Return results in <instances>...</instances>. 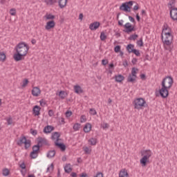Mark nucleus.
<instances>
[{
  "label": "nucleus",
  "mask_w": 177,
  "mask_h": 177,
  "mask_svg": "<svg viewBox=\"0 0 177 177\" xmlns=\"http://www.w3.org/2000/svg\"><path fill=\"white\" fill-rule=\"evenodd\" d=\"M103 129H106L107 128H109V124L105 123L104 124V125L102 126Z\"/></svg>",
  "instance_id": "obj_63"
},
{
  "label": "nucleus",
  "mask_w": 177,
  "mask_h": 177,
  "mask_svg": "<svg viewBox=\"0 0 177 177\" xmlns=\"http://www.w3.org/2000/svg\"><path fill=\"white\" fill-rule=\"evenodd\" d=\"M39 103H40V106H41V107H45L46 104V102H45L44 100V99H41L40 101H39Z\"/></svg>",
  "instance_id": "obj_47"
},
{
  "label": "nucleus",
  "mask_w": 177,
  "mask_h": 177,
  "mask_svg": "<svg viewBox=\"0 0 177 177\" xmlns=\"http://www.w3.org/2000/svg\"><path fill=\"white\" fill-rule=\"evenodd\" d=\"M176 3V0H171L167 4V6H171V5H175Z\"/></svg>",
  "instance_id": "obj_51"
},
{
  "label": "nucleus",
  "mask_w": 177,
  "mask_h": 177,
  "mask_svg": "<svg viewBox=\"0 0 177 177\" xmlns=\"http://www.w3.org/2000/svg\"><path fill=\"white\" fill-rule=\"evenodd\" d=\"M30 133H32V135H33V136H36V135H37L38 131L37 130H34L32 129H30Z\"/></svg>",
  "instance_id": "obj_46"
},
{
  "label": "nucleus",
  "mask_w": 177,
  "mask_h": 177,
  "mask_svg": "<svg viewBox=\"0 0 177 177\" xmlns=\"http://www.w3.org/2000/svg\"><path fill=\"white\" fill-rule=\"evenodd\" d=\"M129 20L131 21V23H134V24H136V21H135V18L132 16H129Z\"/></svg>",
  "instance_id": "obj_50"
},
{
  "label": "nucleus",
  "mask_w": 177,
  "mask_h": 177,
  "mask_svg": "<svg viewBox=\"0 0 177 177\" xmlns=\"http://www.w3.org/2000/svg\"><path fill=\"white\" fill-rule=\"evenodd\" d=\"M28 79H24L23 80V84L21 85L22 88H26L28 85Z\"/></svg>",
  "instance_id": "obj_40"
},
{
  "label": "nucleus",
  "mask_w": 177,
  "mask_h": 177,
  "mask_svg": "<svg viewBox=\"0 0 177 177\" xmlns=\"http://www.w3.org/2000/svg\"><path fill=\"white\" fill-rule=\"evenodd\" d=\"M165 40H163L164 44L165 45L169 46L172 44V40L174 39V36L172 33L167 32L165 33Z\"/></svg>",
  "instance_id": "obj_10"
},
{
  "label": "nucleus",
  "mask_w": 177,
  "mask_h": 177,
  "mask_svg": "<svg viewBox=\"0 0 177 177\" xmlns=\"http://www.w3.org/2000/svg\"><path fill=\"white\" fill-rule=\"evenodd\" d=\"M169 9L170 18L174 20V21H177V8L175 6H168Z\"/></svg>",
  "instance_id": "obj_8"
},
{
  "label": "nucleus",
  "mask_w": 177,
  "mask_h": 177,
  "mask_svg": "<svg viewBox=\"0 0 177 177\" xmlns=\"http://www.w3.org/2000/svg\"><path fill=\"white\" fill-rule=\"evenodd\" d=\"M9 174H10V171L8 169H3V176H8Z\"/></svg>",
  "instance_id": "obj_39"
},
{
  "label": "nucleus",
  "mask_w": 177,
  "mask_h": 177,
  "mask_svg": "<svg viewBox=\"0 0 177 177\" xmlns=\"http://www.w3.org/2000/svg\"><path fill=\"white\" fill-rule=\"evenodd\" d=\"M80 177H89V176H88V174L86 173L83 172L80 174Z\"/></svg>",
  "instance_id": "obj_59"
},
{
  "label": "nucleus",
  "mask_w": 177,
  "mask_h": 177,
  "mask_svg": "<svg viewBox=\"0 0 177 177\" xmlns=\"http://www.w3.org/2000/svg\"><path fill=\"white\" fill-rule=\"evenodd\" d=\"M94 177H103V173L97 172V174L94 176Z\"/></svg>",
  "instance_id": "obj_58"
},
{
  "label": "nucleus",
  "mask_w": 177,
  "mask_h": 177,
  "mask_svg": "<svg viewBox=\"0 0 177 177\" xmlns=\"http://www.w3.org/2000/svg\"><path fill=\"white\" fill-rule=\"evenodd\" d=\"M71 176H72V177H77V173H75V172H72V173L71 174Z\"/></svg>",
  "instance_id": "obj_64"
},
{
  "label": "nucleus",
  "mask_w": 177,
  "mask_h": 177,
  "mask_svg": "<svg viewBox=\"0 0 177 177\" xmlns=\"http://www.w3.org/2000/svg\"><path fill=\"white\" fill-rule=\"evenodd\" d=\"M140 9V7H139V4H136V6H133V10H134V12H136V10H139Z\"/></svg>",
  "instance_id": "obj_49"
},
{
  "label": "nucleus",
  "mask_w": 177,
  "mask_h": 177,
  "mask_svg": "<svg viewBox=\"0 0 177 177\" xmlns=\"http://www.w3.org/2000/svg\"><path fill=\"white\" fill-rule=\"evenodd\" d=\"M88 143H90L91 146H96V144L97 143V139L91 138L88 140Z\"/></svg>",
  "instance_id": "obj_29"
},
{
  "label": "nucleus",
  "mask_w": 177,
  "mask_h": 177,
  "mask_svg": "<svg viewBox=\"0 0 177 177\" xmlns=\"http://www.w3.org/2000/svg\"><path fill=\"white\" fill-rule=\"evenodd\" d=\"M17 146H21V145H25V149L27 150L29 147H31V140H27L26 136H22L20 137L19 140L17 142Z\"/></svg>",
  "instance_id": "obj_4"
},
{
  "label": "nucleus",
  "mask_w": 177,
  "mask_h": 177,
  "mask_svg": "<svg viewBox=\"0 0 177 177\" xmlns=\"http://www.w3.org/2000/svg\"><path fill=\"white\" fill-rule=\"evenodd\" d=\"M124 29L123 30L124 32H126L127 34H131V32L133 31H136V28H135V26H133L131 23L128 22L125 25H124Z\"/></svg>",
  "instance_id": "obj_12"
},
{
  "label": "nucleus",
  "mask_w": 177,
  "mask_h": 177,
  "mask_svg": "<svg viewBox=\"0 0 177 177\" xmlns=\"http://www.w3.org/2000/svg\"><path fill=\"white\" fill-rule=\"evenodd\" d=\"M29 50L30 46H28V44H26L24 41L19 43L15 48V50H16V52H18V53H21L24 56H27V53H28Z\"/></svg>",
  "instance_id": "obj_3"
},
{
  "label": "nucleus",
  "mask_w": 177,
  "mask_h": 177,
  "mask_svg": "<svg viewBox=\"0 0 177 177\" xmlns=\"http://www.w3.org/2000/svg\"><path fill=\"white\" fill-rule=\"evenodd\" d=\"M73 130L74 131H80V128H81V124L80 123H75L73 127Z\"/></svg>",
  "instance_id": "obj_34"
},
{
  "label": "nucleus",
  "mask_w": 177,
  "mask_h": 177,
  "mask_svg": "<svg viewBox=\"0 0 177 177\" xmlns=\"http://www.w3.org/2000/svg\"><path fill=\"white\" fill-rule=\"evenodd\" d=\"M64 171L66 174H70V172L73 171V168L69 167L68 166L66 165L64 167Z\"/></svg>",
  "instance_id": "obj_38"
},
{
  "label": "nucleus",
  "mask_w": 177,
  "mask_h": 177,
  "mask_svg": "<svg viewBox=\"0 0 177 177\" xmlns=\"http://www.w3.org/2000/svg\"><path fill=\"white\" fill-rule=\"evenodd\" d=\"M10 14L11 16H15L16 15V9L15 8H11L10 10Z\"/></svg>",
  "instance_id": "obj_44"
},
{
  "label": "nucleus",
  "mask_w": 177,
  "mask_h": 177,
  "mask_svg": "<svg viewBox=\"0 0 177 177\" xmlns=\"http://www.w3.org/2000/svg\"><path fill=\"white\" fill-rule=\"evenodd\" d=\"M6 60V54L5 52H0V62H5Z\"/></svg>",
  "instance_id": "obj_30"
},
{
  "label": "nucleus",
  "mask_w": 177,
  "mask_h": 177,
  "mask_svg": "<svg viewBox=\"0 0 177 177\" xmlns=\"http://www.w3.org/2000/svg\"><path fill=\"white\" fill-rule=\"evenodd\" d=\"M59 96L61 97V99H66V96H67V93L64 91H61L59 93Z\"/></svg>",
  "instance_id": "obj_31"
},
{
  "label": "nucleus",
  "mask_w": 177,
  "mask_h": 177,
  "mask_svg": "<svg viewBox=\"0 0 177 177\" xmlns=\"http://www.w3.org/2000/svg\"><path fill=\"white\" fill-rule=\"evenodd\" d=\"M136 71H139V69H138L137 68H132L131 69V74H129L128 77H127V82H135L136 81V74H138V73Z\"/></svg>",
  "instance_id": "obj_7"
},
{
  "label": "nucleus",
  "mask_w": 177,
  "mask_h": 177,
  "mask_svg": "<svg viewBox=\"0 0 177 177\" xmlns=\"http://www.w3.org/2000/svg\"><path fill=\"white\" fill-rule=\"evenodd\" d=\"M54 114H55V112L53 111V109H50L48 111V115H49V117H53Z\"/></svg>",
  "instance_id": "obj_53"
},
{
  "label": "nucleus",
  "mask_w": 177,
  "mask_h": 177,
  "mask_svg": "<svg viewBox=\"0 0 177 177\" xmlns=\"http://www.w3.org/2000/svg\"><path fill=\"white\" fill-rule=\"evenodd\" d=\"M129 176V174H128V171L127 169H122L120 171L119 177H128Z\"/></svg>",
  "instance_id": "obj_23"
},
{
  "label": "nucleus",
  "mask_w": 177,
  "mask_h": 177,
  "mask_svg": "<svg viewBox=\"0 0 177 177\" xmlns=\"http://www.w3.org/2000/svg\"><path fill=\"white\" fill-rule=\"evenodd\" d=\"M74 91L75 93L80 94V93H84V90L81 88V86L80 85H75L74 86Z\"/></svg>",
  "instance_id": "obj_27"
},
{
  "label": "nucleus",
  "mask_w": 177,
  "mask_h": 177,
  "mask_svg": "<svg viewBox=\"0 0 177 177\" xmlns=\"http://www.w3.org/2000/svg\"><path fill=\"white\" fill-rule=\"evenodd\" d=\"M137 45H138V46H143V37H141L138 41H137Z\"/></svg>",
  "instance_id": "obj_42"
},
{
  "label": "nucleus",
  "mask_w": 177,
  "mask_h": 177,
  "mask_svg": "<svg viewBox=\"0 0 177 177\" xmlns=\"http://www.w3.org/2000/svg\"><path fill=\"white\" fill-rule=\"evenodd\" d=\"M80 122H86V117L85 115H82L80 118Z\"/></svg>",
  "instance_id": "obj_48"
},
{
  "label": "nucleus",
  "mask_w": 177,
  "mask_h": 177,
  "mask_svg": "<svg viewBox=\"0 0 177 177\" xmlns=\"http://www.w3.org/2000/svg\"><path fill=\"white\" fill-rule=\"evenodd\" d=\"M135 49V45L132 44H129L126 47V50H127L128 53H132Z\"/></svg>",
  "instance_id": "obj_25"
},
{
  "label": "nucleus",
  "mask_w": 177,
  "mask_h": 177,
  "mask_svg": "<svg viewBox=\"0 0 177 177\" xmlns=\"http://www.w3.org/2000/svg\"><path fill=\"white\" fill-rule=\"evenodd\" d=\"M131 63L133 64H136V63H138V59L136 58H133V59L131 60Z\"/></svg>",
  "instance_id": "obj_60"
},
{
  "label": "nucleus",
  "mask_w": 177,
  "mask_h": 177,
  "mask_svg": "<svg viewBox=\"0 0 177 177\" xmlns=\"http://www.w3.org/2000/svg\"><path fill=\"white\" fill-rule=\"evenodd\" d=\"M174 85V78L171 76H167L163 78L161 82V89L159 90V93L162 99H166L167 96H169V91L168 89H171Z\"/></svg>",
  "instance_id": "obj_1"
},
{
  "label": "nucleus",
  "mask_w": 177,
  "mask_h": 177,
  "mask_svg": "<svg viewBox=\"0 0 177 177\" xmlns=\"http://www.w3.org/2000/svg\"><path fill=\"white\" fill-rule=\"evenodd\" d=\"M66 122H64V118H60V121H59V124H64Z\"/></svg>",
  "instance_id": "obj_61"
},
{
  "label": "nucleus",
  "mask_w": 177,
  "mask_h": 177,
  "mask_svg": "<svg viewBox=\"0 0 177 177\" xmlns=\"http://www.w3.org/2000/svg\"><path fill=\"white\" fill-rule=\"evenodd\" d=\"M99 27H100V22L99 21L93 22L89 25V28L90 30H91V31H95L97 30Z\"/></svg>",
  "instance_id": "obj_17"
},
{
  "label": "nucleus",
  "mask_w": 177,
  "mask_h": 177,
  "mask_svg": "<svg viewBox=\"0 0 177 177\" xmlns=\"http://www.w3.org/2000/svg\"><path fill=\"white\" fill-rule=\"evenodd\" d=\"M65 115L66 117L68 118V117H71V115H73V112L71 111H67L65 113Z\"/></svg>",
  "instance_id": "obj_45"
},
{
  "label": "nucleus",
  "mask_w": 177,
  "mask_h": 177,
  "mask_svg": "<svg viewBox=\"0 0 177 177\" xmlns=\"http://www.w3.org/2000/svg\"><path fill=\"white\" fill-rule=\"evenodd\" d=\"M32 151L30 153V157L32 159L37 158L38 157V154L39 153V151L41 150V148L39 147V145H34L32 147Z\"/></svg>",
  "instance_id": "obj_9"
},
{
  "label": "nucleus",
  "mask_w": 177,
  "mask_h": 177,
  "mask_svg": "<svg viewBox=\"0 0 177 177\" xmlns=\"http://www.w3.org/2000/svg\"><path fill=\"white\" fill-rule=\"evenodd\" d=\"M57 0H45V3L46 5H53V3H56Z\"/></svg>",
  "instance_id": "obj_35"
},
{
  "label": "nucleus",
  "mask_w": 177,
  "mask_h": 177,
  "mask_svg": "<svg viewBox=\"0 0 177 177\" xmlns=\"http://www.w3.org/2000/svg\"><path fill=\"white\" fill-rule=\"evenodd\" d=\"M55 26H56V23L55 22L54 20H50V21H48L47 23H46V25L45 26V28L49 31V30H52V28H55Z\"/></svg>",
  "instance_id": "obj_15"
},
{
  "label": "nucleus",
  "mask_w": 177,
  "mask_h": 177,
  "mask_svg": "<svg viewBox=\"0 0 177 177\" xmlns=\"http://www.w3.org/2000/svg\"><path fill=\"white\" fill-rule=\"evenodd\" d=\"M24 56L26 55L16 51V53L13 55V59L15 62H20L24 60Z\"/></svg>",
  "instance_id": "obj_14"
},
{
  "label": "nucleus",
  "mask_w": 177,
  "mask_h": 177,
  "mask_svg": "<svg viewBox=\"0 0 177 177\" xmlns=\"http://www.w3.org/2000/svg\"><path fill=\"white\" fill-rule=\"evenodd\" d=\"M7 123H8V125H12V124H13V120L12 119V118H9L7 120Z\"/></svg>",
  "instance_id": "obj_52"
},
{
  "label": "nucleus",
  "mask_w": 177,
  "mask_h": 177,
  "mask_svg": "<svg viewBox=\"0 0 177 177\" xmlns=\"http://www.w3.org/2000/svg\"><path fill=\"white\" fill-rule=\"evenodd\" d=\"M114 80L115 82L121 83L122 81H124V80H125V77L121 74L115 75L114 76Z\"/></svg>",
  "instance_id": "obj_19"
},
{
  "label": "nucleus",
  "mask_w": 177,
  "mask_h": 177,
  "mask_svg": "<svg viewBox=\"0 0 177 177\" xmlns=\"http://www.w3.org/2000/svg\"><path fill=\"white\" fill-rule=\"evenodd\" d=\"M133 5V1H129L125 3H122L120 6V10H123V12H131V9H132V6Z\"/></svg>",
  "instance_id": "obj_6"
},
{
  "label": "nucleus",
  "mask_w": 177,
  "mask_h": 177,
  "mask_svg": "<svg viewBox=\"0 0 177 177\" xmlns=\"http://www.w3.org/2000/svg\"><path fill=\"white\" fill-rule=\"evenodd\" d=\"M55 130V127H53V126H50V125H47L44 127L43 132L44 133H50V132H52V131Z\"/></svg>",
  "instance_id": "obj_21"
},
{
  "label": "nucleus",
  "mask_w": 177,
  "mask_h": 177,
  "mask_svg": "<svg viewBox=\"0 0 177 177\" xmlns=\"http://www.w3.org/2000/svg\"><path fill=\"white\" fill-rule=\"evenodd\" d=\"M141 156H143V157H147V158L150 159V158L151 157V151L150 150L143 151L141 153Z\"/></svg>",
  "instance_id": "obj_24"
},
{
  "label": "nucleus",
  "mask_w": 177,
  "mask_h": 177,
  "mask_svg": "<svg viewBox=\"0 0 177 177\" xmlns=\"http://www.w3.org/2000/svg\"><path fill=\"white\" fill-rule=\"evenodd\" d=\"M165 32H170V34H172V29L170 28L169 26H168V24L165 23L162 26V41H164V36L162 34L165 35Z\"/></svg>",
  "instance_id": "obj_13"
},
{
  "label": "nucleus",
  "mask_w": 177,
  "mask_h": 177,
  "mask_svg": "<svg viewBox=\"0 0 177 177\" xmlns=\"http://www.w3.org/2000/svg\"><path fill=\"white\" fill-rule=\"evenodd\" d=\"M132 53L136 55V56H140V52L139 51V50H136V48H134V50H133Z\"/></svg>",
  "instance_id": "obj_43"
},
{
  "label": "nucleus",
  "mask_w": 177,
  "mask_h": 177,
  "mask_svg": "<svg viewBox=\"0 0 177 177\" xmlns=\"http://www.w3.org/2000/svg\"><path fill=\"white\" fill-rule=\"evenodd\" d=\"M58 5L60 8V9H63L66 5H67V0H59L58 1Z\"/></svg>",
  "instance_id": "obj_28"
},
{
  "label": "nucleus",
  "mask_w": 177,
  "mask_h": 177,
  "mask_svg": "<svg viewBox=\"0 0 177 177\" xmlns=\"http://www.w3.org/2000/svg\"><path fill=\"white\" fill-rule=\"evenodd\" d=\"M140 162L142 167H146L147 165V162H150V159L147 158V156H143L140 160Z\"/></svg>",
  "instance_id": "obj_18"
},
{
  "label": "nucleus",
  "mask_w": 177,
  "mask_h": 177,
  "mask_svg": "<svg viewBox=\"0 0 177 177\" xmlns=\"http://www.w3.org/2000/svg\"><path fill=\"white\" fill-rule=\"evenodd\" d=\"M60 133L55 131L54 133H53L52 136H51V139H53V140H55V147H57L58 149H59L61 150V151H66V145H64V143L63 142H59V141L60 140L59 138H60Z\"/></svg>",
  "instance_id": "obj_2"
},
{
  "label": "nucleus",
  "mask_w": 177,
  "mask_h": 177,
  "mask_svg": "<svg viewBox=\"0 0 177 177\" xmlns=\"http://www.w3.org/2000/svg\"><path fill=\"white\" fill-rule=\"evenodd\" d=\"M41 93V89L38 87H34L32 90V96H35L37 97V96H39V94Z\"/></svg>",
  "instance_id": "obj_20"
},
{
  "label": "nucleus",
  "mask_w": 177,
  "mask_h": 177,
  "mask_svg": "<svg viewBox=\"0 0 177 177\" xmlns=\"http://www.w3.org/2000/svg\"><path fill=\"white\" fill-rule=\"evenodd\" d=\"M32 114L35 117H38V115H41V108L38 105H35L32 109Z\"/></svg>",
  "instance_id": "obj_16"
},
{
  "label": "nucleus",
  "mask_w": 177,
  "mask_h": 177,
  "mask_svg": "<svg viewBox=\"0 0 177 177\" xmlns=\"http://www.w3.org/2000/svg\"><path fill=\"white\" fill-rule=\"evenodd\" d=\"M141 80H142V81H145V80H146V74L142 73L140 75Z\"/></svg>",
  "instance_id": "obj_56"
},
{
  "label": "nucleus",
  "mask_w": 177,
  "mask_h": 177,
  "mask_svg": "<svg viewBox=\"0 0 177 177\" xmlns=\"http://www.w3.org/2000/svg\"><path fill=\"white\" fill-rule=\"evenodd\" d=\"M139 35L136 34L131 35L130 37H129V41H135L136 38H138Z\"/></svg>",
  "instance_id": "obj_36"
},
{
  "label": "nucleus",
  "mask_w": 177,
  "mask_h": 177,
  "mask_svg": "<svg viewBox=\"0 0 177 177\" xmlns=\"http://www.w3.org/2000/svg\"><path fill=\"white\" fill-rule=\"evenodd\" d=\"M109 64V60L108 59H102V66H106V64Z\"/></svg>",
  "instance_id": "obj_54"
},
{
  "label": "nucleus",
  "mask_w": 177,
  "mask_h": 177,
  "mask_svg": "<svg viewBox=\"0 0 177 177\" xmlns=\"http://www.w3.org/2000/svg\"><path fill=\"white\" fill-rule=\"evenodd\" d=\"M100 38L101 41H106V39H107V35L104 34V32H101Z\"/></svg>",
  "instance_id": "obj_32"
},
{
  "label": "nucleus",
  "mask_w": 177,
  "mask_h": 177,
  "mask_svg": "<svg viewBox=\"0 0 177 177\" xmlns=\"http://www.w3.org/2000/svg\"><path fill=\"white\" fill-rule=\"evenodd\" d=\"M84 153H86V154H91V151H89V148L88 147L84 149Z\"/></svg>",
  "instance_id": "obj_57"
},
{
  "label": "nucleus",
  "mask_w": 177,
  "mask_h": 177,
  "mask_svg": "<svg viewBox=\"0 0 177 177\" xmlns=\"http://www.w3.org/2000/svg\"><path fill=\"white\" fill-rule=\"evenodd\" d=\"M38 145L40 149L44 146H50L48 140L42 137L37 138V144L36 145V146H38Z\"/></svg>",
  "instance_id": "obj_11"
},
{
  "label": "nucleus",
  "mask_w": 177,
  "mask_h": 177,
  "mask_svg": "<svg viewBox=\"0 0 177 177\" xmlns=\"http://www.w3.org/2000/svg\"><path fill=\"white\" fill-rule=\"evenodd\" d=\"M46 20H54V19H56V17L52 14H48L46 15Z\"/></svg>",
  "instance_id": "obj_33"
},
{
  "label": "nucleus",
  "mask_w": 177,
  "mask_h": 177,
  "mask_svg": "<svg viewBox=\"0 0 177 177\" xmlns=\"http://www.w3.org/2000/svg\"><path fill=\"white\" fill-rule=\"evenodd\" d=\"M124 67H128V61L127 59L123 62Z\"/></svg>",
  "instance_id": "obj_62"
},
{
  "label": "nucleus",
  "mask_w": 177,
  "mask_h": 177,
  "mask_svg": "<svg viewBox=\"0 0 177 177\" xmlns=\"http://www.w3.org/2000/svg\"><path fill=\"white\" fill-rule=\"evenodd\" d=\"M89 114H91V115H96V114H97V113L96 112V110L95 109L91 108V109H90Z\"/></svg>",
  "instance_id": "obj_41"
},
{
  "label": "nucleus",
  "mask_w": 177,
  "mask_h": 177,
  "mask_svg": "<svg viewBox=\"0 0 177 177\" xmlns=\"http://www.w3.org/2000/svg\"><path fill=\"white\" fill-rule=\"evenodd\" d=\"M120 51H121V46L117 45L114 47V52L115 53H120Z\"/></svg>",
  "instance_id": "obj_37"
},
{
  "label": "nucleus",
  "mask_w": 177,
  "mask_h": 177,
  "mask_svg": "<svg viewBox=\"0 0 177 177\" xmlns=\"http://www.w3.org/2000/svg\"><path fill=\"white\" fill-rule=\"evenodd\" d=\"M133 104L134 109H136L137 110H140L142 107H146V106H147V104H146V101L142 97L137 98L134 100Z\"/></svg>",
  "instance_id": "obj_5"
},
{
  "label": "nucleus",
  "mask_w": 177,
  "mask_h": 177,
  "mask_svg": "<svg viewBox=\"0 0 177 177\" xmlns=\"http://www.w3.org/2000/svg\"><path fill=\"white\" fill-rule=\"evenodd\" d=\"M55 156H56V151L53 149V150H50L47 152L46 157L47 158H53Z\"/></svg>",
  "instance_id": "obj_26"
},
{
  "label": "nucleus",
  "mask_w": 177,
  "mask_h": 177,
  "mask_svg": "<svg viewBox=\"0 0 177 177\" xmlns=\"http://www.w3.org/2000/svg\"><path fill=\"white\" fill-rule=\"evenodd\" d=\"M83 131L85 133L91 132V131H92V124H91V123H86L84 127Z\"/></svg>",
  "instance_id": "obj_22"
},
{
  "label": "nucleus",
  "mask_w": 177,
  "mask_h": 177,
  "mask_svg": "<svg viewBox=\"0 0 177 177\" xmlns=\"http://www.w3.org/2000/svg\"><path fill=\"white\" fill-rule=\"evenodd\" d=\"M20 168L21 169H26V163H24V162H23L20 165H19Z\"/></svg>",
  "instance_id": "obj_55"
}]
</instances>
